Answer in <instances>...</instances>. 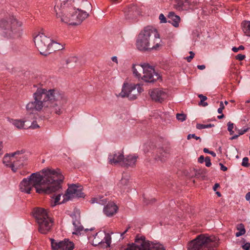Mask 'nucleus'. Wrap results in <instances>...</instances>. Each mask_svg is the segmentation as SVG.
Wrapping results in <instances>:
<instances>
[{
	"instance_id": "obj_1",
	"label": "nucleus",
	"mask_w": 250,
	"mask_h": 250,
	"mask_svg": "<svg viewBox=\"0 0 250 250\" xmlns=\"http://www.w3.org/2000/svg\"><path fill=\"white\" fill-rule=\"evenodd\" d=\"M42 172L43 175L33 173L27 178H24L19 186L21 191L30 193L34 187L36 192L39 194H50L61 188V184L64 177L60 169H43Z\"/></svg>"
},
{
	"instance_id": "obj_2",
	"label": "nucleus",
	"mask_w": 250,
	"mask_h": 250,
	"mask_svg": "<svg viewBox=\"0 0 250 250\" xmlns=\"http://www.w3.org/2000/svg\"><path fill=\"white\" fill-rule=\"evenodd\" d=\"M33 98L34 101L29 102L26 106L27 111L31 113L43 109L44 112L60 115L62 106L67 102L64 94L55 89L38 88L34 93Z\"/></svg>"
},
{
	"instance_id": "obj_3",
	"label": "nucleus",
	"mask_w": 250,
	"mask_h": 250,
	"mask_svg": "<svg viewBox=\"0 0 250 250\" xmlns=\"http://www.w3.org/2000/svg\"><path fill=\"white\" fill-rule=\"evenodd\" d=\"M159 34L156 29L151 26L146 27L138 35L136 47L140 51L156 49L160 45Z\"/></svg>"
},
{
	"instance_id": "obj_4",
	"label": "nucleus",
	"mask_w": 250,
	"mask_h": 250,
	"mask_svg": "<svg viewBox=\"0 0 250 250\" xmlns=\"http://www.w3.org/2000/svg\"><path fill=\"white\" fill-rule=\"evenodd\" d=\"M215 237L206 234L198 235L194 239L188 242V250H214L217 246Z\"/></svg>"
},
{
	"instance_id": "obj_5",
	"label": "nucleus",
	"mask_w": 250,
	"mask_h": 250,
	"mask_svg": "<svg viewBox=\"0 0 250 250\" xmlns=\"http://www.w3.org/2000/svg\"><path fill=\"white\" fill-rule=\"evenodd\" d=\"M164 246L159 243H153L146 240L144 236L137 234L134 242L128 244L124 250H165Z\"/></svg>"
},
{
	"instance_id": "obj_6",
	"label": "nucleus",
	"mask_w": 250,
	"mask_h": 250,
	"mask_svg": "<svg viewBox=\"0 0 250 250\" xmlns=\"http://www.w3.org/2000/svg\"><path fill=\"white\" fill-rule=\"evenodd\" d=\"M23 150L17 151L14 153L6 154L3 158V163L7 167L11 168L15 172L18 169L22 167L26 164V157L23 154Z\"/></svg>"
},
{
	"instance_id": "obj_7",
	"label": "nucleus",
	"mask_w": 250,
	"mask_h": 250,
	"mask_svg": "<svg viewBox=\"0 0 250 250\" xmlns=\"http://www.w3.org/2000/svg\"><path fill=\"white\" fill-rule=\"evenodd\" d=\"M21 23L16 19L12 18L8 21L2 20L0 21V26L4 34L9 38H18L21 34Z\"/></svg>"
},
{
	"instance_id": "obj_8",
	"label": "nucleus",
	"mask_w": 250,
	"mask_h": 250,
	"mask_svg": "<svg viewBox=\"0 0 250 250\" xmlns=\"http://www.w3.org/2000/svg\"><path fill=\"white\" fill-rule=\"evenodd\" d=\"M33 215L39 225V231L42 234H47L51 230L53 222L49 217L46 210L37 208L35 209Z\"/></svg>"
},
{
	"instance_id": "obj_9",
	"label": "nucleus",
	"mask_w": 250,
	"mask_h": 250,
	"mask_svg": "<svg viewBox=\"0 0 250 250\" xmlns=\"http://www.w3.org/2000/svg\"><path fill=\"white\" fill-rule=\"evenodd\" d=\"M143 91V88L139 84L124 83L121 92L119 95L122 97H127L133 100Z\"/></svg>"
},
{
	"instance_id": "obj_10",
	"label": "nucleus",
	"mask_w": 250,
	"mask_h": 250,
	"mask_svg": "<svg viewBox=\"0 0 250 250\" xmlns=\"http://www.w3.org/2000/svg\"><path fill=\"white\" fill-rule=\"evenodd\" d=\"M34 42L40 53L44 56L50 54L48 49L51 39L43 33H40L34 38Z\"/></svg>"
},
{
	"instance_id": "obj_11",
	"label": "nucleus",
	"mask_w": 250,
	"mask_h": 250,
	"mask_svg": "<svg viewBox=\"0 0 250 250\" xmlns=\"http://www.w3.org/2000/svg\"><path fill=\"white\" fill-rule=\"evenodd\" d=\"M88 239L93 246L105 244V247H109L111 242V237L109 233L98 232L92 235L88 234Z\"/></svg>"
},
{
	"instance_id": "obj_12",
	"label": "nucleus",
	"mask_w": 250,
	"mask_h": 250,
	"mask_svg": "<svg viewBox=\"0 0 250 250\" xmlns=\"http://www.w3.org/2000/svg\"><path fill=\"white\" fill-rule=\"evenodd\" d=\"M88 16V14L85 11L79 8H75V12L71 15V20L66 18L65 23L71 25H79Z\"/></svg>"
},
{
	"instance_id": "obj_13",
	"label": "nucleus",
	"mask_w": 250,
	"mask_h": 250,
	"mask_svg": "<svg viewBox=\"0 0 250 250\" xmlns=\"http://www.w3.org/2000/svg\"><path fill=\"white\" fill-rule=\"evenodd\" d=\"M160 78V75L155 71L154 69L148 64L145 63L143 75L141 79L146 82L153 83Z\"/></svg>"
},
{
	"instance_id": "obj_14",
	"label": "nucleus",
	"mask_w": 250,
	"mask_h": 250,
	"mask_svg": "<svg viewBox=\"0 0 250 250\" xmlns=\"http://www.w3.org/2000/svg\"><path fill=\"white\" fill-rule=\"evenodd\" d=\"M51 244L53 250H72L74 248L73 243L68 239H65L63 241H57L51 239Z\"/></svg>"
},
{
	"instance_id": "obj_15",
	"label": "nucleus",
	"mask_w": 250,
	"mask_h": 250,
	"mask_svg": "<svg viewBox=\"0 0 250 250\" xmlns=\"http://www.w3.org/2000/svg\"><path fill=\"white\" fill-rule=\"evenodd\" d=\"M83 196L84 194L82 192L81 186H78L75 184L69 186L66 194L64 195V199H66V200H70L75 197H83Z\"/></svg>"
},
{
	"instance_id": "obj_16",
	"label": "nucleus",
	"mask_w": 250,
	"mask_h": 250,
	"mask_svg": "<svg viewBox=\"0 0 250 250\" xmlns=\"http://www.w3.org/2000/svg\"><path fill=\"white\" fill-rule=\"evenodd\" d=\"M124 12L126 20L133 19L139 14L138 6L133 3L126 5L124 9Z\"/></svg>"
},
{
	"instance_id": "obj_17",
	"label": "nucleus",
	"mask_w": 250,
	"mask_h": 250,
	"mask_svg": "<svg viewBox=\"0 0 250 250\" xmlns=\"http://www.w3.org/2000/svg\"><path fill=\"white\" fill-rule=\"evenodd\" d=\"M123 152L115 151L112 153H110L108 157V162L111 165H116L119 163L122 164L124 160Z\"/></svg>"
},
{
	"instance_id": "obj_18",
	"label": "nucleus",
	"mask_w": 250,
	"mask_h": 250,
	"mask_svg": "<svg viewBox=\"0 0 250 250\" xmlns=\"http://www.w3.org/2000/svg\"><path fill=\"white\" fill-rule=\"evenodd\" d=\"M150 96L153 100L161 103L167 98V94L163 90L157 88L151 91Z\"/></svg>"
},
{
	"instance_id": "obj_19",
	"label": "nucleus",
	"mask_w": 250,
	"mask_h": 250,
	"mask_svg": "<svg viewBox=\"0 0 250 250\" xmlns=\"http://www.w3.org/2000/svg\"><path fill=\"white\" fill-rule=\"evenodd\" d=\"M118 209L117 205L112 202H108L104 208L103 211L106 216L111 217L115 214Z\"/></svg>"
},
{
	"instance_id": "obj_20",
	"label": "nucleus",
	"mask_w": 250,
	"mask_h": 250,
	"mask_svg": "<svg viewBox=\"0 0 250 250\" xmlns=\"http://www.w3.org/2000/svg\"><path fill=\"white\" fill-rule=\"evenodd\" d=\"M137 158L138 156L132 155H129L125 158L124 157V160L122 162L121 166L126 167H133L135 165Z\"/></svg>"
},
{
	"instance_id": "obj_21",
	"label": "nucleus",
	"mask_w": 250,
	"mask_h": 250,
	"mask_svg": "<svg viewBox=\"0 0 250 250\" xmlns=\"http://www.w3.org/2000/svg\"><path fill=\"white\" fill-rule=\"evenodd\" d=\"M169 157L168 152L163 148H159L157 151V154L155 158L156 160L160 161L161 163L166 161Z\"/></svg>"
},
{
	"instance_id": "obj_22",
	"label": "nucleus",
	"mask_w": 250,
	"mask_h": 250,
	"mask_svg": "<svg viewBox=\"0 0 250 250\" xmlns=\"http://www.w3.org/2000/svg\"><path fill=\"white\" fill-rule=\"evenodd\" d=\"M167 17L169 19L168 23L172 24L175 27L179 26V23L180 21V18L179 16L175 15L173 12H170L169 13Z\"/></svg>"
},
{
	"instance_id": "obj_23",
	"label": "nucleus",
	"mask_w": 250,
	"mask_h": 250,
	"mask_svg": "<svg viewBox=\"0 0 250 250\" xmlns=\"http://www.w3.org/2000/svg\"><path fill=\"white\" fill-rule=\"evenodd\" d=\"M145 63L143 64H134L132 66L133 74L138 79L142 77L141 72L144 73Z\"/></svg>"
},
{
	"instance_id": "obj_24",
	"label": "nucleus",
	"mask_w": 250,
	"mask_h": 250,
	"mask_svg": "<svg viewBox=\"0 0 250 250\" xmlns=\"http://www.w3.org/2000/svg\"><path fill=\"white\" fill-rule=\"evenodd\" d=\"M73 225L75 228V231L73 232V234H81L82 231L87 232L89 231L88 229H85L83 230V228L82 225H80L78 221H73Z\"/></svg>"
},
{
	"instance_id": "obj_25",
	"label": "nucleus",
	"mask_w": 250,
	"mask_h": 250,
	"mask_svg": "<svg viewBox=\"0 0 250 250\" xmlns=\"http://www.w3.org/2000/svg\"><path fill=\"white\" fill-rule=\"evenodd\" d=\"M62 49H63V47L61 44H60L56 42H54L51 40V42L50 43V45H49V47L48 49V51L50 52V53L52 51L60 50Z\"/></svg>"
},
{
	"instance_id": "obj_26",
	"label": "nucleus",
	"mask_w": 250,
	"mask_h": 250,
	"mask_svg": "<svg viewBox=\"0 0 250 250\" xmlns=\"http://www.w3.org/2000/svg\"><path fill=\"white\" fill-rule=\"evenodd\" d=\"M90 202L91 204L96 203L103 206L107 204V201L106 198L104 197H97L92 198Z\"/></svg>"
},
{
	"instance_id": "obj_27",
	"label": "nucleus",
	"mask_w": 250,
	"mask_h": 250,
	"mask_svg": "<svg viewBox=\"0 0 250 250\" xmlns=\"http://www.w3.org/2000/svg\"><path fill=\"white\" fill-rule=\"evenodd\" d=\"M8 120L18 129H21L24 128L25 123L24 121L21 120H14L10 118H8Z\"/></svg>"
},
{
	"instance_id": "obj_28",
	"label": "nucleus",
	"mask_w": 250,
	"mask_h": 250,
	"mask_svg": "<svg viewBox=\"0 0 250 250\" xmlns=\"http://www.w3.org/2000/svg\"><path fill=\"white\" fill-rule=\"evenodd\" d=\"M243 31L245 34L250 37V21H245L242 23Z\"/></svg>"
},
{
	"instance_id": "obj_29",
	"label": "nucleus",
	"mask_w": 250,
	"mask_h": 250,
	"mask_svg": "<svg viewBox=\"0 0 250 250\" xmlns=\"http://www.w3.org/2000/svg\"><path fill=\"white\" fill-rule=\"evenodd\" d=\"M189 4V1L188 0H177V5L179 9L185 10Z\"/></svg>"
},
{
	"instance_id": "obj_30",
	"label": "nucleus",
	"mask_w": 250,
	"mask_h": 250,
	"mask_svg": "<svg viewBox=\"0 0 250 250\" xmlns=\"http://www.w3.org/2000/svg\"><path fill=\"white\" fill-rule=\"evenodd\" d=\"M237 229L238 230H239V231L235 233V236L236 237H239L244 234L246 232V230L243 224H240L238 225L237 226Z\"/></svg>"
},
{
	"instance_id": "obj_31",
	"label": "nucleus",
	"mask_w": 250,
	"mask_h": 250,
	"mask_svg": "<svg viewBox=\"0 0 250 250\" xmlns=\"http://www.w3.org/2000/svg\"><path fill=\"white\" fill-rule=\"evenodd\" d=\"M206 173L207 171L206 169H196L195 171V176L197 178L201 177L203 179L205 177Z\"/></svg>"
},
{
	"instance_id": "obj_32",
	"label": "nucleus",
	"mask_w": 250,
	"mask_h": 250,
	"mask_svg": "<svg viewBox=\"0 0 250 250\" xmlns=\"http://www.w3.org/2000/svg\"><path fill=\"white\" fill-rule=\"evenodd\" d=\"M129 183V178L128 177H123L118 184L120 188H124L125 186H127Z\"/></svg>"
},
{
	"instance_id": "obj_33",
	"label": "nucleus",
	"mask_w": 250,
	"mask_h": 250,
	"mask_svg": "<svg viewBox=\"0 0 250 250\" xmlns=\"http://www.w3.org/2000/svg\"><path fill=\"white\" fill-rule=\"evenodd\" d=\"M198 97L201 99L200 102L199 103V105H201L203 106H206L208 105V104L205 102L207 99V97L206 96H204L202 94H199Z\"/></svg>"
},
{
	"instance_id": "obj_34",
	"label": "nucleus",
	"mask_w": 250,
	"mask_h": 250,
	"mask_svg": "<svg viewBox=\"0 0 250 250\" xmlns=\"http://www.w3.org/2000/svg\"><path fill=\"white\" fill-rule=\"evenodd\" d=\"M213 124H208V125H204V124H197L196 125V128L198 129H204L206 128H210L214 126Z\"/></svg>"
},
{
	"instance_id": "obj_35",
	"label": "nucleus",
	"mask_w": 250,
	"mask_h": 250,
	"mask_svg": "<svg viewBox=\"0 0 250 250\" xmlns=\"http://www.w3.org/2000/svg\"><path fill=\"white\" fill-rule=\"evenodd\" d=\"M187 116L183 113H177L176 114V118L178 121L183 122L186 120Z\"/></svg>"
},
{
	"instance_id": "obj_36",
	"label": "nucleus",
	"mask_w": 250,
	"mask_h": 250,
	"mask_svg": "<svg viewBox=\"0 0 250 250\" xmlns=\"http://www.w3.org/2000/svg\"><path fill=\"white\" fill-rule=\"evenodd\" d=\"M249 158L248 157H244L243 159L242 166L245 167H249L250 164L248 163Z\"/></svg>"
},
{
	"instance_id": "obj_37",
	"label": "nucleus",
	"mask_w": 250,
	"mask_h": 250,
	"mask_svg": "<svg viewBox=\"0 0 250 250\" xmlns=\"http://www.w3.org/2000/svg\"><path fill=\"white\" fill-rule=\"evenodd\" d=\"M191 138H194L195 139H196L197 140H199L200 142L201 141V138L199 137L196 136L195 134H189L187 136V139L188 140H189Z\"/></svg>"
},
{
	"instance_id": "obj_38",
	"label": "nucleus",
	"mask_w": 250,
	"mask_h": 250,
	"mask_svg": "<svg viewBox=\"0 0 250 250\" xmlns=\"http://www.w3.org/2000/svg\"><path fill=\"white\" fill-rule=\"evenodd\" d=\"M159 20H160L161 23H166L168 22V21H167L166 18L165 17L163 14H161L159 15Z\"/></svg>"
},
{
	"instance_id": "obj_39",
	"label": "nucleus",
	"mask_w": 250,
	"mask_h": 250,
	"mask_svg": "<svg viewBox=\"0 0 250 250\" xmlns=\"http://www.w3.org/2000/svg\"><path fill=\"white\" fill-rule=\"evenodd\" d=\"M77 60H78V59H77V57H72L71 58H69L66 61V63L68 64V63H69L70 62H76Z\"/></svg>"
},
{
	"instance_id": "obj_40",
	"label": "nucleus",
	"mask_w": 250,
	"mask_h": 250,
	"mask_svg": "<svg viewBox=\"0 0 250 250\" xmlns=\"http://www.w3.org/2000/svg\"><path fill=\"white\" fill-rule=\"evenodd\" d=\"M61 194L60 193L58 194L55 198V201L54 203L53 204H51V206L52 207L55 206L60 200V197H61Z\"/></svg>"
},
{
	"instance_id": "obj_41",
	"label": "nucleus",
	"mask_w": 250,
	"mask_h": 250,
	"mask_svg": "<svg viewBox=\"0 0 250 250\" xmlns=\"http://www.w3.org/2000/svg\"><path fill=\"white\" fill-rule=\"evenodd\" d=\"M205 162L206 163V166L207 167H209L211 165V162H210V157H206L205 158Z\"/></svg>"
},
{
	"instance_id": "obj_42",
	"label": "nucleus",
	"mask_w": 250,
	"mask_h": 250,
	"mask_svg": "<svg viewBox=\"0 0 250 250\" xmlns=\"http://www.w3.org/2000/svg\"><path fill=\"white\" fill-rule=\"evenodd\" d=\"M244 46L240 45L238 47H233L232 50L234 52H237L240 50H244Z\"/></svg>"
},
{
	"instance_id": "obj_43",
	"label": "nucleus",
	"mask_w": 250,
	"mask_h": 250,
	"mask_svg": "<svg viewBox=\"0 0 250 250\" xmlns=\"http://www.w3.org/2000/svg\"><path fill=\"white\" fill-rule=\"evenodd\" d=\"M190 56L187 57V60L188 62H190L191 60L194 58V53L192 51L189 52Z\"/></svg>"
},
{
	"instance_id": "obj_44",
	"label": "nucleus",
	"mask_w": 250,
	"mask_h": 250,
	"mask_svg": "<svg viewBox=\"0 0 250 250\" xmlns=\"http://www.w3.org/2000/svg\"><path fill=\"white\" fill-rule=\"evenodd\" d=\"M236 59L239 60V61H242L245 58V55L239 54L235 57Z\"/></svg>"
},
{
	"instance_id": "obj_45",
	"label": "nucleus",
	"mask_w": 250,
	"mask_h": 250,
	"mask_svg": "<svg viewBox=\"0 0 250 250\" xmlns=\"http://www.w3.org/2000/svg\"><path fill=\"white\" fill-rule=\"evenodd\" d=\"M228 130L229 131H231L233 128L234 124L230 122L228 123Z\"/></svg>"
},
{
	"instance_id": "obj_46",
	"label": "nucleus",
	"mask_w": 250,
	"mask_h": 250,
	"mask_svg": "<svg viewBox=\"0 0 250 250\" xmlns=\"http://www.w3.org/2000/svg\"><path fill=\"white\" fill-rule=\"evenodd\" d=\"M242 248L245 250H249L250 249V243H246L242 246Z\"/></svg>"
},
{
	"instance_id": "obj_47",
	"label": "nucleus",
	"mask_w": 250,
	"mask_h": 250,
	"mask_svg": "<svg viewBox=\"0 0 250 250\" xmlns=\"http://www.w3.org/2000/svg\"><path fill=\"white\" fill-rule=\"evenodd\" d=\"M39 125L35 122H33L32 125L30 126V127L32 129L37 128H39Z\"/></svg>"
},
{
	"instance_id": "obj_48",
	"label": "nucleus",
	"mask_w": 250,
	"mask_h": 250,
	"mask_svg": "<svg viewBox=\"0 0 250 250\" xmlns=\"http://www.w3.org/2000/svg\"><path fill=\"white\" fill-rule=\"evenodd\" d=\"M219 165L220 166V168L223 171H226L227 170L228 168L224 166L222 163H219Z\"/></svg>"
},
{
	"instance_id": "obj_49",
	"label": "nucleus",
	"mask_w": 250,
	"mask_h": 250,
	"mask_svg": "<svg viewBox=\"0 0 250 250\" xmlns=\"http://www.w3.org/2000/svg\"><path fill=\"white\" fill-rule=\"evenodd\" d=\"M204 161H205V158H204V156H203V155L200 156L198 159V162L199 163L202 164L204 162Z\"/></svg>"
},
{
	"instance_id": "obj_50",
	"label": "nucleus",
	"mask_w": 250,
	"mask_h": 250,
	"mask_svg": "<svg viewBox=\"0 0 250 250\" xmlns=\"http://www.w3.org/2000/svg\"><path fill=\"white\" fill-rule=\"evenodd\" d=\"M130 228V226H128L127 229L122 233H121V236L122 237V239L124 238V235L128 231L129 229Z\"/></svg>"
},
{
	"instance_id": "obj_51",
	"label": "nucleus",
	"mask_w": 250,
	"mask_h": 250,
	"mask_svg": "<svg viewBox=\"0 0 250 250\" xmlns=\"http://www.w3.org/2000/svg\"><path fill=\"white\" fill-rule=\"evenodd\" d=\"M248 130V128L244 129V130H239V132L238 133V135H241L244 134L245 132H246Z\"/></svg>"
},
{
	"instance_id": "obj_52",
	"label": "nucleus",
	"mask_w": 250,
	"mask_h": 250,
	"mask_svg": "<svg viewBox=\"0 0 250 250\" xmlns=\"http://www.w3.org/2000/svg\"><path fill=\"white\" fill-rule=\"evenodd\" d=\"M220 187V185L218 183H216L213 187L214 191H216L217 188Z\"/></svg>"
},
{
	"instance_id": "obj_53",
	"label": "nucleus",
	"mask_w": 250,
	"mask_h": 250,
	"mask_svg": "<svg viewBox=\"0 0 250 250\" xmlns=\"http://www.w3.org/2000/svg\"><path fill=\"white\" fill-rule=\"evenodd\" d=\"M197 68L200 70H203L206 68V66L205 65H198Z\"/></svg>"
},
{
	"instance_id": "obj_54",
	"label": "nucleus",
	"mask_w": 250,
	"mask_h": 250,
	"mask_svg": "<svg viewBox=\"0 0 250 250\" xmlns=\"http://www.w3.org/2000/svg\"><path fill=\"white\" fill-rule=\"evenodd\" d=\"M245 198L247 201H249L250 200V192H249L246 194Z\"/></svg>"
},
{
	"instance_id": "obj_55",
	"label": "nucleus",
	"mask_w": 250,
	"mask_h": 250,
	"mask_svg": "<svg viewBox=\"0 0 250 250\" xmlns=\"http://www.w3.org/2000/svg\"><path fill=\"white\" fill-rule=\"evenodd\" d=\"M225 107H219L218 109V112L220 114H221L222 113V112H223V110L224 109Z\"/></svg>"
},
{
	"instance_id": "obj_56",
	"label": "nucleus",
	"mask_w": 250,
	"mask_h": 250,
	"mask_svg": "<svg viewBox=\"0 0 250 250\" xmlns=\"http://www.w3.org/2000/svg\"><path fill=\"white\" fill-rule=\"evenodd\" d=\"M111 59L113 62L118 63V60L117 57L113 56L112 57Z\"/></svg>"
},
{
	"instance_id": "obj_57",
	"label": "nucleus",
	"mask_w": 250,
	"mask_h": 250,
	"mask_svg": "<svg viewBox=\"0 0 250 250\" xmlns=\"http://www.w3.org/2000/svg\"><path fill=\"white\" fill-rule=\"evenodd\" d=\"M3 148V146H2V143H0V155H2L3 154V152H2V149Z\"/></svg>"
},
{
	"instance_id": "obj_58",
	"label": "nucleus",
	"mask_w": 250,
	"mask_h": 250,
	"mask_svg": "<svg viewBox=\"0 0 250 250\" xmlns=\"http://www.w3.org/2000/svg\"><path fill=\"white\" fill-rule=\"evenodd\" d=\"M239 136V135H238V134H237V135H235L233 136L230 138V139H231V140L236 139H237Z\"/></svg>"
},
{
	"instance_id": "obj_59",
	"label": "nucleus",
	"mask_w": 250,
	"mask_h": 250,
	"mask_svg": "<svg viewBox=\"0 0 250 250\" xmlns=\"http://www.w3.org/2000/svg\"><path fill=\"white\" fill-rule=\"evenodd\" d=\"M209 154L211 155L214 157H215L216 156V153L214 152H213V151H210Z\"/></svg>"
},
{
	"instance_id": "obj_60",
	"label": "nucleus",
	"mask_w": 250,
	"mask_h": 250,
	"mask_svg": "<svg viewBox=\"0 0 250 250\" xmlns=\"http://www.w3.org/2000/svg\"><path fill=\"white\" fill-rule=\"evenodd\" d=\"M203 151L205 153H209L210 151L207 148H204Z\"/></svg>"
},
{
	"instance_id": "obj_61",
	"label": "nucleus",
	"mask_w": 250,
	"mask_h": 250,
	"mask_svg": "<svg viewBox=\"0 0 250 250\" xmlns=\"http://www.w3.org/2000/svg\"><path fill=\"white\" fill-rule=\"evenodd\" d=\"M224 117V115L223 114H222V115H221L218 116V117H217V118L219 119H221L223 118Z\"/></svg>"
},
{
	"instance_id": "obj_62",
	"label": "nucleus",
	"mask_w": 250,
	"mask_h": 250,
	"mask_svg": "<svg viewBox=\"0 0 250 250\" xmlns=\"http://www.w3.org/2000/svg\"><path fill=\"white\" fill-rule=\"evenodd\" d=\"M216 194L218 195V197H220L221 196V194L220 192L217 191Z\"/></svg>"
},
{
	"instance_id": "obj_63",
	"label": "nucleus",
	"mask_w": 250,
	"mask_h": 250,
	"mask_svg": "<svg viewBox=\"0 0 250 250\" xmlns=\"http://www.w3.org/2000/svg\"><path fill=\"white\" fill-rule=\"evenodd\" d=\"M225 107L224 104H223V102H221L220 103V107Z\"/></svg>"
},
{
	"instance_id": "obj_64",
	"label": "nucleus",
	"mask_w": 250,
	"mask_h": 250,
	"mask_svg": "<svg viewBox=\"0 0 250 250\" xmlns=\"http://www.w3.org/2000/svg\"><path fill=\"white\" fill-rule=\"evenodd\" d=\"M230 135H232L234 133V131L231 130V131H229Z\"/></svg>"
}]
</instances>
